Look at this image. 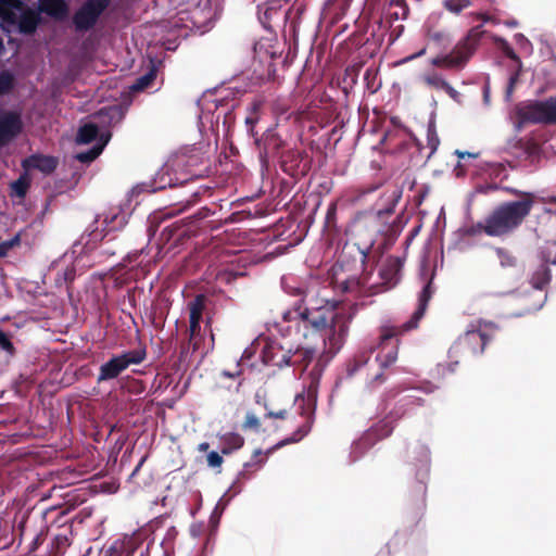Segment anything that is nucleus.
Segmentation results:
<instances>
[{
  "label": "nucleus",
  "mask_w": 556,
  "mask_h": 556,
  "mask_svg": "<svg viewBox=\"0 0 556 556\" xmlns=\"http://www.w3.org/2000/svg\"><path fill=\"white\" fill-rule=\"evenodd\" d=\"M555 143H556V137H555V138H552V139L549 140V144H551V147H552V148H555Z\"/></svg>",
  "instance_id": "nucleus-55"
},
{
  "label": "nucleus",
  "mask_w": 556,
  "mask_h": 556,
  "mask_svg": "<svg viewBox=\"0 0 556 556\" xmlns=\"http://www.w3.org/2000/svg\"><path fill=\"white\" fill-rule=\"evenodd\" d=\"M520 199L517 201L505 202L498 205L485 219L483 228L490 237H502L515 230L523 219L529 215L533 203L534 194L530 192H518Z\"/></svg>",
  "instance_id": "nucleus-3"
},
{
  "label": "nucleus",
  "mask_w": 556,
  "mask_h": 556,
  "mask_svg": "<svg viewBox=\"0 0 556 556\" xmlns=\"http://www.w3.org/2000/svg\"><path fill=\"white\" fill-rule=\"evenodd\" d=\"M286 410H278V412H268L267 413V416L268 417H274V418H280V419H283L286 417Z\"/></svg>",
  "instance_id": "nucleus-44"
},
{
  "label": "nucleus",
  "mask_w": 556,
  "mask_h": 556,
  "mask_svg": "<svg viewBox=\"0 0 556 556\" xmlns=\"http://www.w3.org/2000/svg\"><path fill=\"white\" fill-rule=\"evenodd\" d=\"M480 225H483V222L478 223L477 225H473L467 229H465V233L468 236H476L483 231L482 227H479Z\"/></svg>",
  "instance_id": "nucleus-40"
},
{
  "label": "nucleus",
  "mask_w": 556,
  "mask_h": 556,
  "mask_svg": "<svg viewBox=\"0 0 556 556\" xmlns=\"http://www.w3.org/2000/svg\"><path fill=\"white\" fill-rule=\"evenodd\" d=\"M514 89H515V86L514 85H510L508 83L507 87H506V91H505V99L507 101L510 100L511 96H513V92H514Z\"/></svg>",
  "instance_id": "nucleus-46"
},
{
  "label": "nucleus",
  "mask_w": 556,
  "mask_h": 556,
  "mask_svg": "<svg viewBox=\"0 0 556 556\" xmlns=\"http://www.w3.org/2000/svg\"><path fill=\"white\" fill-rule=\"evenodd\" d=\"M20 243V235H15L12 239L0 242V258L4 257L8 252Z\"/></svg>",
  "instance_id": "nucleus-29"
},
{
  "label": "nucleus",
  "mask_w": 556,
  "mask_h": 556,
  "mask_svg": "<svg viewBox=\"0 0 556 556\" xmlns=\"http://www.w3.org/2000/svg\"><path fill=\"white\" fill-rule=\"evenodd\" d=\"M15 84V77L10 72H0V96L9 93Z\"/></svg>",
  "instance_id": "nucleus-23"
},
{
  "label": "nucleus",
  "mask_w": 556,
  "mask_h": 556,
  "mask_svg": "<svg viewBox=\"0 0 556 556\" xmlns=\"http://www.w3.org/2000/svg\"><path fill=\"white\" fill-rule=\"evenodd\" d=\"M491 102V87L489 78L485 80L483 85V103L484 105L489 106Z\"/></svg>",
  "instance_id": "nucleus-38"
},
{
  "label": "nucleus",
  "mask_w": 556,
  "mask_h": 556,
  "mask_svg": "<svg viewBox=\"0 0 556 556\" xmlns=\"http://www.w3.org/2000/svg\"><path fill=\"white\" fill-rule=\"evenodd\" d=\"M427 142H428V147L431 150V153H433L438 149V146L440 143V139H439V136H438L437 129H435V122L433 118H430V121L428 123Z\"/></svg>",
  "instance_id": "nucleus-22"
},
{
  "label": "nucleus",
  "mask_w": 556,
  "mask_h": 556,
  "mask_svg": "<svg viewBox=\"0 0 556 556\" xmlns=\"http://www.w3.org/2000/svg\"><path fill=\"white\" fill-rule=\"evenodd\" d=\"M109 3L110 0H87L73 16L76 30L86 31L92 28Z\"/></svg>",
  "instance_id": "nucleus-9"
},
{
  "label": "nucleus",
  "mask_w": 556,
  "mask_h": 556,
  "mask_svg": "<svg viewBox=\"0 0 556 556\" xmlns=\"http://www.w3.org/2000/svg\"><path fill=\"white\" fill-rule=\"evenodd\" d=\"M243 428L244 429L258 430V428H260V420H258V418L256 417L255 414H253L251 412L247 413L245 421L243 424Z\"/></svg>",
  "instance_id": "nucleus-33"
},
{
  "label": "nucleus",
  "mask_w": 556,
  "mask_h": 556,
  "mask_svg": "<svg viewBox=\"0 0 556 556\" xmlns=\"http://www.w3.org/2000/svg\"><path fill=\"white\" fill-rule=\"evenodd\" d=\"M444 91L456 102H460V93L454 89L450 84L445 87Z\"/></svg>",
  "instance_id": "nucleus-39"
},
{
  "label": "nucleus",
  "mask_w": 556,
  "mask_h": 556,
  "mask_svg": "<svg viewBox=\"0 0 556 556\" xmlns=\"http://www.w3.org/2000/svg\"><path fill=\"white\" fill-rule=\"evenodd\" d=\"M425 391H426V392H428V393H429V392H432V391H433V388H432V387H429V388L425 389Z\"/></svg>",
  "instance_id": "nucleus-57"
},
{
  "label": "nucleus",
  "mask_w": 556,
  "mask_h": 556,
  "mask_svg": "<svg viewBox=\"0 0 556 556\" xmlns=\"http://www.w3.org/2000/svg\"><path fill=\"white\" fill-rule=\"evenodd\" d=\"M495 253L502 267H511L516 264L515 257L506 250L497 248Z\"/></svg>",
  "instance_id": "nucleus-25"
},
{
  "label": "nucleus",
  "mask_w": 556,
  "mask_h": 556,
  "mask_svg": "<svg viewBox=\"0 0 556 556\" xmlns=\"http://www.w3.org/2000/svg\"><path fill=\"white\" fill-rule=\"evenodd\" d=\"M356 369H357L356 367L352 368V369H349V375H353Z\"/></svg>",
  "instance_id": "nucleus-56"
},
{
  "label": "nucleus",
  "mask_w": 556,
  "mask_h": 556,
  "mask_svg": "<svg viewBox=\"0 0 556 556\" xmlns=\"http://www.w3.org/2000/svg\"><path fill=\"white\" fill-rule=\"evenodd\" d=\"M223 376L228 377V378H233L236 375L231 374L229 371H223Z\"/></svg>",
  "instance_id": "nucleus-54"
},
{
  "label": "nucleus",
  "mask_w": 556,
  "mask_h": 556,
  "mask_svg": "<svg viewBox=\"0 0 556 556\" xmlns=\"http://www.w3.org/2000/svg\"><path fill=\"white\" fill-rule=\"evenodd\" d=\"M130 212L121 208H111L104 214L103 224L108 232L124 228L129 219Z\"/></svg>",
  "instance_id": "nucleus-15"
},
{
  "label": "nucleus",
  "mask_w": 556,
  "mask_h": 556,
  "mask_svg": "<svg viewBox=\"0 0 556 556\" xmlns=\"http://www.w3.org/2000/svg\"><path fill=\"white\" fill-rule=\"evenodd\" d=\"M495 327L492 323L477 320L471 323L465 333L453 345L454 351L468 350L473 355L481 354L491 340Z\"/></svg>",
  "instance_id": "nucleus-5"
},
{
  "label": "nucleus",
  "mask_w": 556,
  "mask_h": 556,
  "mask_svg": "<svg viewBox=\"0 0 556 556\" xmlns=\"http://www.w3.org/2000/svg\"><path fill=\"white\" fill-rule=\"evenodd\" d=\"M278 54L279 47L274 36L260 38L251 47V70L261 78L269 75L274 71L273 60Z\"/></svg>",
  "instance_id": "nucleus-6"
},
{
  "label": "nucleus",
  "mask_w": 556,
  "mask_h": 556,
  "mask_svg": "<svg viewBox=\"0 0 556 556\" xmlns=\"http://www.w3.org/2000/svg\"><path fill=\"white\" fill-rule=\"evenodd\" d=\"M188 307L190 321L189 330L190 337L192 338L200 330V323L205 309V296L203 294L197 295L195 299L188 304Z\"/></svg>",
  "instance_id": "nucleus-14"
},
{
  "label": "nucleus",
  "mask_w": 556,
  "mask_h": 556,
  "mask_svg": "<svg viewBox=\"0 0 556 556\" xmlns=\"http://www.w3.org/2000/svg\"><path fill=\"white\" fill-rule=\"evenodd\" d=\"M392 336H393V334H392V333H389V332H388V333H383V334L381 336L382 344H384V342H386L387 340L391 339V338H392Z\"/></svg>",
  "instance_id": "nucleus-50"
},
{
  "label": "nucleus",
  "mask_w": 556,
  "mask_h": 556,
  "mask_svg": "<svg viewBox=\"0 0 556 556\" xmlns=\"http://www.w3.org/2000/svg\"><path fill=\"white\" fill-rule=\"evenodd\" d=\"M515 113L517 115L516 128L519 130L527 123H556V97L543 101H527L519 103Z\"/></svg>",
  "instance_id": "nucleus-4"
},
{
  "label": "nucleus",
  "mask_w": 556,
  "mask_h": 556,
  "mask_svg": "<svg viewBox=\"0 0 556 556\" xmlns=\"http://www.w3.org/2000/svg\"><path fill=\"white\" fill-rule=\"evenodd\" d=\"M425 53H426V48H422L418 52H416L412 55H408V56L404 58L403 60L399 61V64H404V63L410 62L419 56H422Z\"/></svg>",
  "instance_id": "nucleus-41"
},
{
  "label": "nucleus",
  "mask_w": 556,
  "mask_h": 556,
  "mask_svg": "<svg viewBox=\"0 0 556 556\" xmlns=\"http://www.w3.org/2000/svg\"><path fill=\"white\" fill-rule=\"evenodd\" d=\"M544 301H545V296L540 294L539 303H538V305L533 309L534 311L540 309L543 306Z\"/></svg>",
  "instance_id": "nucleus-49"
},
{
  "label": "nucleus",
  "mask_w": 556,
  "mask_h": 556,
  "mask_svg": "<svg viewBox=\"0 0 556 556\" xmlns=\"http://www.w3.org/2000/svg\"><path fill=\"white\" fill-rule=\"evenodd\" d=\"M551 274L545 265H541L531 277V285L536 291H541L542 288L549 281Z\"/></svg>",
  "instance_id": "nucleus-18"
},
{
  "label": "nucleus",
  "mask_w": 556,
  "mask_h": 556,
  "mask_svg": "<svg viewBox=\"0 0 556 556\" xmlns=\"http://www.w3.org/2000/svg\"><path fill=\"white\" fill-rule=\"evenodd\" d=\"M371 247H372V242H370L368 245H365V247H363V248H358V251H359V253L362 254V261H363V262H364V261H365V258L367 257V255H368V253H369V251H370Z\"/></svg>",
  "instance_id": "nucleus-43"
},
{
  "label": "nucleus",
  "mask_w": 556,
  "mask_h": 556,
  "mask_svg": "<svg viewBox=\"0 0 556 556\" xmlns=\"http://www.w3.org/2000/svg\"><path fill=\"white\" fill-rule=\"evenodd\" d=\"M0 349L7 352L9 355H13L14 346L9 336L0 329Z\"/></svg>",
  "instance_id": "nucleus-32"
},
{
  "label": "nucleus",
  "mask_w": 556,
  "mask_h": 556,
  "mask_svg": "<svg viewBox=\"0 0 556 556\" xmlns=\"http://www.w3.org/2000/svg\"><path fill=\"white\" fill-rule=\"evenodd\" d=\"M397 358V349L396 346H392L388 352L387 354L384 355V357L382 356H377V359L378 362L380 363V365L382 367H387L391 364H393Z\"/></svg>",
  "instance_id": "nucleus-28"
},
{
  "label": "nucleus",
  "mask_w": 556,
  "mask_h": 556,
  "mask_svg": "<svg viewBox=\"0 0 556 556\" xmlns=\"http://www.w3.org/2000/svg\"><path fill=\"white\" fill-rule=\"evenodd\" d=\"M12 189L18 197H24L26 193V186L22 180H16L12 184Z\"/></svg>",
  "instance_id": "nucleus-37"
},
{
  "label": "nucleus",
  "mask_w": 556,
  "mask_h": 556,
  "mask_svg": "<svg viewBox=\"0 0 556 556\" xmlns=\"http://www.w3.org/2000/svg\"><path fill=\"white\" fill-rule=\"evenodd\" d=\"M56 160L52 156L31 155L23 162L26 168L39 169L42 173H51L56 167Z\"/></svg>",
  "instance_id": "nucleus-16"
},
{
  "label": "nucleus",
  "mask_w": 556,
  "mask_h": 556,
  "mask_svg": "<svg viewBox=\"0 0 556 556\" xmlns=\"http://www.w3.org/2000/svg\"><path fill=\"white\" fill-rule=\"evenodd\" d=\"M260 108L258 103H253L251 106L250 114L245 117V125L248 127V132L254 136L253 129L256 125L258 117H257V110Z\"/></svg>",
  "instance_id": "nucleus-26"
},
{
  "label": "nucleus",
  "mask_w": 556,
  "mask_h": 556,
  "mask_svg": "<svg viewBox=\"0 0 556 556\" xmlns=\"http://www.w3.org/2000/svg\"><path fill=\"white\" fill-rule=\"evenodd\" d=\"M433 38H434V39H439V38H440V35H439V34H435V35H433Z\"/></svg>",
  "instance_id": "nucleus-59"
},
{
  "label": "nucleus",
  "mask_w": 556,
  "mask_h": 556,
  "mask_svg": "<svg viewBox=\"0 0 556 556\" xmlns=\"http://www.w3.org/2000/svg\"><path fill=\"white\" fill-rule=\"evenodd\" d=\"M16 0H0V26L3 28V22L5 21V10L3 8V4L15 2ZM4 49L3 41L0 38V54L2 53Z\"/></svg>",
  "instance_id": "nucleus-35"
},
{
  "label": "nucleus",
  "mask_w": 556,
  "mask_h": 556,
  "mask_svg": "<svg viewBox=\"0 0 556 556\" xmlns=\"http://www.w3.org/2000/svg\"><path fill=\"white\" fill-rule=\"evenodd\" d=\"M74 275H75V267L71 268V269H66L64 271V280L67 281V280H72L74 278Z\"/></svg>",
  "instance_id": "nucleus-47"
},
{
  "label": "nucleus",
  "mask_w": 556,
  "mask_h": 556,
  "mask_svg": "<svg viewBox=\"0 0 556 556\" xmlns=\"http://www.w3.org/2000/svg\"><path fill=\"white\" fill-rule=\"evenodd\" d=\"M439 368L443 370V372H445V368L448 369L450 372L454 371V367L452 365H448V366H439Z\"/></svg>",
  "instance_id": "nucleus-52"
},
{
  "label": "nucleus",
  "mask_w": 556,
  "mask_h": 556,
  "mask_svg": "<svg viewBox=\"0 0 556 556\" xmlns=\"http://www.w3.org/2000/svg\"><path fill=\"white\" fill-rule=\"evenodd\" d=\"M283 320L295 326L296 334L307 340L294 350L291 345L276 341L267 343L263 349V361L267 365L283 367L298 363H309L320 353L318 364L309 372V382L305 397L301 400L315 406L324 367L341 350L349 332L350 317L330 307L308 308L298 302L282 314Z\"/></svg>",
  "instance_id": "nucleus-1"
},
{
  "label": "nucleus",
  "mask_w": 556,
  "mask_h": 556,
  "mask_svg": "<svg viewBox=\"0 0 556 556\" xmlns=\"http://www.w3.org/2000/svg\"><path fill=\"white\" fill-rule=\"evenodd\" d=\"M307 431H305L301 437L299 438H295V437H292V438H289V439H286V440H282L278 443H276L275 445H273L271 447H269L268 450H266L265 452H263L261 448H256L254 452H253V457H252V460L247 463L245 464V467H249V466H252L254 464H256V462L254 460L256 457H258L260 455L262 454H265L266 456H269L274 451L285 446L286 444L288 443H292V442H296L299 441L303 435L306 434Z\"/></svg>",
  "instance_id": "nucleus-19"
},
{
  "label": "nucleus",
  "mask_w": 556,
  "mask_h": 556,
  "mask_svg": "<svg viewBox=\"0 0 556 556\" xmlns=\"http://www.w3.org/2000/svg\"><path fill=\"white\" fill-rule=\"evenodd\" d=\"M207 464L212 468L219 467L223 464V457L215 451L207 454Z\"/></svg>",
  "instance_id": "nucleus-34"
},
{
  "label": "nucleus",
  "mask_w": 556,
  "mask_h": 556,
  "mask_svg": "<svg viewBox=\"0 0 556 556\" xmlns=\"http://www.w3.org/2000/svg\"><path fill=\"white\" fill-rule=\"evenodd\" d=\"M155 78V72L153 70L149 71L141 77L137 78L136 81L129 87L130 91L138 92L142 91L146 88L150 87L152 81Z\"/></svg>",
  "instance_id": "nucleus-21"
},
{
  "label": "nucleus",
  "mask_w": 556,
  "mask_h": 556,
  "mask_svg": "<svg viewBox=\"0 0 556 556\" xmlns=\"http://www.w3.org/2000/svg\"><path fill=\"white\" fill-rule=\"evenodd\" d=\"M476 49V40L467 37L451 53L441 54L431 60V64L438 67H463Z\"/></svg>",
  "instance_id": "nucleus-10"
},
{
  "label": "nucleus",
  "mask_w": 556,
  "mask_h": 556,
  "mask_svg": "<svg viewBox=\"0 0 556 556\" xmlns=\"http://www.w3.org/2000/svg\"><path fill=\"white\" fill-rule=\"evenodd\" d=\"M207 448H208V443H205V442H204V443H201V444L199 445V450H200V451H206Z\"/></svg>",
  "instance_id": "nucleus-53"
},
{
  "label": "nucleus",
  "mask_w": 556,
  "mask_h": 556,
  "mask_svg": "<svg viewBox=\"0 0 556 556\" xmlns=\"http://www.w3.org/2000/svg\"><path fill=\"white\" fill-rule=\"evenodd\" d=\"M23 128L21 113L17 111L0 112V147L8 144L20 135Z\"/></svg>",
  "instance_id": "nucleus-11"
},
{
  "label": "nucleus",
  "mask_w": 556,
  "mask_h": 556,
  "mask_svg": "<svg viewBox=\"0 0 556 556\" xmlns=\"http://www.w3.org/2000/svg\"><path fill=\"white\" fill-rule=\"evenodd\" d=\"M101 238V233L97 230L83 235L80 240L73 245L72 251L64 254L63 262L66 263L67 261L78 260L86 250L89 251L92 249V242H96Z\"/></svg>",
  "instance_id": "nucleus-13"
},
{
  "label": "nucleus",
  "mask_w": 556,
  "mask_h": 556,
  "mask_svg": "<svg viewBox=\"0 0 556 556\" xmlns=\"http://www.w3.org/2000/svg\"><path fill=\"white\" fill-rule=\"evenodd\" d=\"M42 8H46L48 3L52 4V10L49 11L52 14H62L65 12V3L62 0H40Z\"/></svg>",
  "instance_id": "nucleus-30"
},
{
  "label": "nucleus",
  "mask_w": 556,
  "mask_h": 556,
  "mask_svg": "<svg viewBox=\"0 0 556 556\" xmlns=\"http://www.w3.org/2000/svg\"><path fill=\"white\" fill-rule=\"evenodd\" d=\"M469 5V0H445V8L453 13H459Z\"/></svg>",
  "instance_id": "nucleus-27"
},
{
  "label": "nucleus",
  "mask_w": 556,
  "mask_h": 556,
  "mask_svg": "<svg viewBox=\"0 0 556 556\" xmlns=\"http://www.w3.org/2000/svg\"><path fill=\"white\" fill-rule=\"evenodd\" d=\"M381 279L383 280L382 287L368 285L367 277H351L340 282V288L343 292L353 293L355 295H368L394 287L397 282L396 265L391 264L380 270Z\"/></svg>",
  "instance_id": "nucleus-7"
},
{
  "label": "nucleus",
  "mask_w": 556,
  "mask_h": 556,
  "mask_svg": "<svg viewBox=\"0 0 556 556\" xmlns=\"http://www.w3.org/2000/svg\"><path fill=\"white\" fill-rule=\"evenodd\" d=\"M202 533V525L200 523H193L191 525L190 527V534L193 536V538H199Z\"/></svg>",
  "instance_id": "nucleus-42"
},
{
  "label": "nucleus",
  "mask_w": 556,
  "mask_h": 556,
  "mask_svg": "<svg viewBox=\"0 0 556 556\" xmlns=\"http://www.w3.org/2000/svg\"><path fill=\"white\" fill-rule=\"evenodd\" d=\"M421 80L430 88L437 89V90H444L445 87H447V81L443 78L442 75L431 72L426 73L421 76Z\"/></svg>",
  "instance_id": "nucleus-20"
},
{
  "label": "nucleus",
  "mask_w": 556,
  "mask_h": 556,
  "mask_svg": "<svg viewBox=\"0 0 556 556\" xmlns=\"http://www.w3.org/2000/svg\"><path fill=\"white\" fill-rule=\"evenodd\" d=\"M428 271H429V264H428L427 258L424 257L421 261V264H420V276L424 279H428V281L419 295V306H418L417 311L414 313L412 319L408 320L404 325V329L406 331L415 329L417 327L418 321L422 318V316L426 312L428 301L431 298L430 286H431L432 274L429 275Z\"/></svg>",
  "instance_id": "nucleus-12"
},
{
  "label": "nucleus",
  "mask_w": 556,
  "mask_h": 556,
  "mask_svg": "<svg viewBox=\"0 0 556 556\" xmlns=\"http://www.w3.org/2000/svg\"><path fill=\"white\" fill-rule=\"evenodd\" d=\"M507 55L511 60H514V61H516L518 63V67H521V62H520L519 58L517 56V54L511 49H507Z\"/></svg>",
  "instance_id": "nucleus-48"
},
{
  "label": "nucleus",
  "mask_w": 556,
  "mask_h": 556,
  "mask_svg": "<svg viewBox=\"0 0 556 556\" xmlns=\"http://www.w3.org/2000/svg\"><path fill=\"white\" fill-rule=\"evenodd\" d=\"M123 110L117 106L101 109L96 115V122H88L78 129L76 142L88 144L94 141V144L85 152L76 154V159L81 163H89L97 159L111 139L110 127L118 124L123 119Z\"/></svg>",
  "instance_id": "nucleus-2"
},
{
  "label": "nucleus",
  "mask_w": 556,
  "mask_h": 556,
  "mask_svg": "<svg viewBox=\"0 0 556 556\" xmlns=\"http://www.w3.org/2000/svg\"><path fill=\"white\" fill-rule=\"evenodd\" d=\"M244 443V439L236 432H227L219 437L220 451L223 454H229L239 450Z\"/></svg>",
  "instance_id": "nucleus-17"
},
{
  "label": "nucleus",
  "mask_w": 556,
  "mask_h": 556,
  "mask_svg": "<svg viewBox=\"0 0 556 556\" xmlns=\"http://www.w3.org/2000/svg\"><path fill=\"white\" fill-rule=\"evenodd\" d=\"M146 358V351L141 349L126 351L119 355L113 356L100 367L98 381L112 380L119 376L130 365H138Z\"/></svg>",
  "instance_id": "nucleus-8"
},
{
  "label": "nucleus",
  "mask_w": 556,
  "mask_h": 556,
  "mask_svg": "<svg viewBox=\"0 0 556 556\" xmlns=\"http://www.w3.org/2000/svg\"><path fill=\"white\" fill-rule=\"evenodd\" d=\"M415 450L418 453L417 462H418L420 468H422V469H425V471H427L429 464H430L429 448L424 444H419L415 447Z\"/></svg>",
  "instance_id": "nucleus-24"
},
{
  "label": "nucleus",
  "mask_w": 556,
  "mask_h": 556,
  "mask_svg": "<svg viewBox=\"0 0 556 556\" xmlns=\"http://www.w3.org/2000/svg\"><path fill=\"white\" fill-rule=\"evenodd\" d=\"M509 26H516L517 23L515 21L508 23Z\"/></svg>",
  "instance_id": "nucleus-58"
},
{
  "label": "nucleus",
  "mask_w": 556,
  "mask_h": 556,
  "mask_svg": "<svg viewBox=\"0 0 556 556\" xmlns=\"http://www.w3.org/2000/svg\"><path fill=\"white\" fill-rule=\"evenodd\" d=\"M542 257L545 263L556 265V243H549L543 251Z\"/></svg>",
  "instance_id": "nucleus-31"
},
{
  "label": "nucleus",
  "mask_w": 556,
  "mask_h": 556,
  "mask_svg": "<svg viewBox=\"0 0 556 556\" xmlns=\"http://www.w3.org/2000/svg\"><path fill=\"white\" fill-rule=\"evenodd\" d=\"M520 70H521V67H519V68H518V71H517L516 73H514V74H511V75H510V77H509V79H508V83H509L510 85H514V86H515V85L517 84V81H518V79H519Z\"/></svg>",
  "instance_id": "nucleus-45"
},
{
  "label": "nucleus",
  "mask_w": 556,
  "mask_h": 556,
  "mask_svg": "<svg viewBox=\"0 0 556 556\" xmlns=\"http://www.w3.org/2000/svg\"><path fill=\"white\" fill-rule=\"evenodd\" d=\"M516 42L522 48L531 51V42L522 34L515 35Z\"/></svg>",
  "instance_id": "nucleus-36"
},
{
  "label": "nucleus",
  "mask_w": 556,
  "mask_h": 556,
  "mask_svg": "<svg viewBox=\"0 0 556 556\" xmlns=\"http://www.w3.org/2000/svg\"><path fill=\"white\" fill-rule=\"evenodd\" d=\"M456 154H457L460 159L465 157L466 155H467V156H473V155H472V154H470L469 152H460V151H456Z\"/></svg>",
  "instance_id": "nucleus-51"
}]
</instances>
